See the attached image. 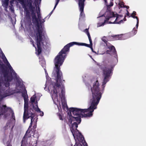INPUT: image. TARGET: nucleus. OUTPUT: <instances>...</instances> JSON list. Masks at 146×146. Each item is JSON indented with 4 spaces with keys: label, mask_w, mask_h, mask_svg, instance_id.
Instances as JSON below:
<instances>
[{
    "label": "nucleus",
    "mask_w": 146,
    "mask_h": 146,
    "mask_svg": "<svg viewBox=\"0 0 146 146\" xmlns=\"http://www.w3.org/2000/svg\"><path fill=\"white\" fill-rule=\"evenodd\" d=\"M11 108L7 107L6 105H0V115L5 114L7 112L11 110Z\"/></svg>",
    "instance_id": "obj_9"
},
{
    "label": "nucleus",
    "mask_w": 146,
    "mask_h": 146,
    "mask_svg": "<svg viewBox=\"0 0 146 146\" xmlns=\"http://www.w3.org/2000/svg\"><path fill=\"white\" fill-rule=\"evenodd\" d=\"M35 142H36L33 145H32V146H36L37 145V141L36 140Z\"/></svg>",
    "instance_id": "obj_39"
},
{
    "label": "nucleus",
    "mask_w": 146,
    "mask_h": 146,
    "mask_svg": "<svg viewBox=\"0 0 146 146\" xmlns=\"http://www.w3.org/2000/svg\"><path fill=\"white\" fill-rule=\"evenodd\" d=\"M39 21L36 22V29L34 31L35 33V38H43L45 37V31L44 29V28L42 27L41 24L42 23H40V24Z\"/></svg>",
    "instance_id": "obj_5"
},
{
    "label": "nucleus",
    "mask_w": 146,
    "mask_h": 146,
    "mask_svg": "<svg viewBox=\"0 0 146 146\" xmlns=\"http://www.w3.org/2000/svg\"><path fill=\"white\" fill-rule=\"evenodd\" d=\"M84 31L85 33H86V34H87L88 33H89V31H88V29H85Z\"/></svg>",
    "instance_id": "obj_37"
},
{
    "label": "nucleus",
    "mask_w": 146,
    "mask_h": 146,
    "mask_svg": "<svg viewBox=\"0 0 146 146\" xmlns=\"http://www.w3.org/2000/svg\"><path fill=\"white\" fill-rule=\"evenodd\" d=\"M103 15H102V16H101V17H103Z\"/></svg>",
    "instance_id": "obj_49"
},
{
    "label": "nucleus",
    "mask_w": 146,
    "mask_h": 146,
    "mask_svg": "<svg viewBox=\"0 0 146 146\" xmlns=\"http://www.w3.org/2000/svg\"><path fill=\"white\" fill-rule=\"evenodd\" d=\"M33 136L35 138H36L37 139H38L39 137V135L37 133H35L34 132L33 133Z\"/></svg>",
    "instance_id": "obj_25"
},
{
    "label": "nucleus",
    "mask_w": 146,
    "mask_h": 146,
    "mask_svg": "<svg viewBox=\"0 0 146 146\" xmlns=\"http://www.w3.org/2000/svg\"><path fill=\"white\" fill-rule=\"evenodd\" d=\"M31 132V130L28 129L26 132L24 136H25V137L28 139L29 137H31V135L30 133Z\"/></svg>",
    "instance_id": "obj_16"
},
{
    "label": "nucleus",
    "mask_w": 146,
    "mask_h": 146,
    "mask_svg": "<svg viewBox=\"0 0 146 146\" xmlns=\"http://www.w3.org/2000/svg\"><path fill=\"white\" fill-rule=\"evenodd\" d=\"M57 115L58 116V117L60 120H63V119H62V115L60 113H57Z\"/></svg>",
    "instance_id": "obj_30"
},
{
    "label": "nucleus",
    "mask_w": 146,
    "mask_h": 146,
    "mask_svg": "<svg viewBox=\"0 0 146 146\" xmlns=\"http://www.w3.org/2000/svg\"><path fill=\"white\" fill-rule=\"evenodd\" d=\"M80 7V17H84L85 16V14L84 13V7Z\"/></svg>",
    "instance_id": "obj_17"
},
{
    "label": "nucleus",
    "mask_w": 146,
    "mask_h": 146,
    "mask_svg": "<svg viewBox=\"0 0 146 146\" xmlns=\"http://www.w3.org/2000/svg\"><path fill=\"white\" fill-rule=\"evenodd\" d=\"M35 104H36V108H35L34 105H33V108L35 109V110L36 111L40 112V116H43L44 115V113L43 111H41L40 109L38 108L37 105V102H36L35 103Z\"/></svg>",
    "instance_id": "obj_13"
},
{
    "label": "nucleus",
    "mask_w": 146,
    "mask_h": 146,
    "mask_svg": "<svg viewBox=\"0 0 146 146\" xmlns=\"http://www.w3.org/2000/svg\"><path fill=\"white\" fill-rule=\"evenodd\" d=\"M137 31L135 28H133V30L132 31V32L133 35H135L137 33Z\"/></svg>",
    "instance_id": "obj_29"
},
{
    "label": "nucleus",
    "mask_w": 146,
    "mask_h": 146,
    "mask_svg": "<svg viewBox=\"0 0 146 146\" xmlns=\"http://www.w3.org/2000/svg\"><path fill=\"white\" fill-rule=\"evenodd\" d=\"M86 0H82L80 4H79V7H84V2Z\"/></svg>",
    "instance_id": "obj_21"
},
{
    "label": "nucleus",
    "mask_w": 146,
    "mask_h": 146,
    "mask_svg": "<svg viewBox=\"0 0 146 146\" xmlns=\"http://www.w3.org/2000/svg\"><path fill=\"white\" fill-rule=\"evenodd\" d=\"M12 139H9L8 141H7V142L6 143V145L7 146H12L11 145V141L12 140V139L13 138V135H11Z\"/></svg>",
    "instance_id": "obj_22"
},
{
    "label": "nucleus",
    "mask_w": 146,
    "mask_h": 146,
    "mask_svg": "<svg viewBox=\"0 0 146 146\" xmlns=\"http://www.w3.org/2000/svg\"><path fill=\"white\" fill-rule=\"evenodd\" d=\"M9 112L11 113V118H12L14 120H15V114L13 110L11 109V110H10Z\"/></svg>",
    "instance_id": "obj_19"
},
{
    "label": "nucleus",
    "mask_w": 146,
    "mask_h": 146,
    "mask_svg": "<svg viewBox=\"0 0 146 146\" xmlns=\"http://www.w3.org/2000/svg\"><path fill=\"white\" fill-rule=\"evenodd\" d=\"M10 135H9V137H10Z\"/></svg>",
    "instance_id": "obj_50"
},
{
    "label": "nucleus",
    "mask_w": 146,
    "mask_h": 146,
    "mask_svg": "<svg viewBox=\"0 0 146 146\" xmlns=\"http://www.w3.org/2000/svg\"><path fill=\"white\" fill-rule=\"evenodd\" d=\"M25 136H24L21 141V146H27L28 144L27 140L28 139L25 137Z\"/></svg>",
    "instance_id": "obj_14"
},
{
    "label": "nucleus",
    "mask_w": 146,
    "mask_h": 146,
    "mask_svg": "<svg viewBox=\"0 0 146 146\" xmlns=\"http://www.w3.org/2000/svg\"><path fill=\"white\" fill-rule=\"evenodd\" d=\"M34 17H32L33 19V22L35 23L36 22H37V21H38V19L37 18L36 16H34Z\"/></svg>",
    "instance_id": "obj_26"
},
{
    "label": "nucleus",
    "mask_w": 146,
    "mask_h": 146,
    "mask_svg": "<svg viewBox=\"0 0 146 146\" xmlns=\"http://www.w3.org/2000/svg\"><path fill=\"white\" fill-rule=\"evenodd\" d=\"M27 6H28L30 11L31 12L32 17H34V16H36L35 13V7L32 5V0H27Z\"/></svg>",
    "instance_id": "obj_10"
},
{
    "label": "nucleus",
    "mask_w": 146,
    "mask_h": 146,
    "mask_svg": "<svg viewBox=\"0 0 146 146\" xmlns=\"http://www.w3.org/2000/svg\"><path fill=\"white\" fill-rule=\"evenodd\" d=\"M53 10L49 13V15L50 16L52 14V12H53Z\"/></svg>",
    "instance_id": "obj_45"
},
{
    "label": "nucleus",
    "mask_w": 146,
    "mask_h": 146,
    "mask_svg": "<svg viewBox=\"0 0 146 146\" xmlns=\"http://www.w3.org/2000/svg\"><path fill=\"white\" fill-rule=\"evenodd\" d=\"M119 6L121 7H123L125 5L124 3L123 2H121L119 3Z\"/></svg>",
    "instance_id": "obj_33"
},
{
    "label": "nucleus",
    "mask_w": 146,
    "mask_h": 146,
    "mask_svg": "<svg viewBox=\"0 0 146 146\" xmlns=\"http://www.w3.org/2000/svg\"><path fill=\"white\" fill-rule=\"evenodd\" d=\"M24 112L23 115V121L24 123H25L26 120L30 118L32 115L34 113H33L31 111H33V110L30 108L28 109V100H24Z\"/></svg>",
    "instance_id": "obj_4"
},
{
    "label": "nucleus",
    "mask_w": 146,
    "mask_h": 146,
    "mask_svg": "<svg viewBox=\"0 0 146 146\" xmlns=\"http://www.w3.org/2000/svg\"><path fill=\"white\" fill-rule=\"evenodd\" d=\"M113 5V3L112 2H111L110 3V6H112Z\"/></svg>",
    "instance_id": "obj_43"
},
{
    "label": "nucleus",
    "mask_w": 146,
    "mask_h": 146,
    "mask_svg": "<svg viewBox=\"0 0 146 146\" xmlns=\"http://www.w3.org/2000/svg\"><path fill=\"white\" fill-rule=\"evenodd\" d=\"M106 17L104 16V18H105L104 22L102 23V24L100 26H104L105 24L106 23H109L108 21L109 20L111 19L110 20L111 21L114 20L115 18L116 17V16L112 12H111V11H107L106 13Z\"/></svg>",
    "instance_id": "obj_7"
},
{
    "label": "nucleus",
    "mask_w": 146,
    "mask_h": 146,
    "mask_svg": "<svg viewBox=\"0 0 146 146\" xmlns=\"http://www.w3.org/2000/svg\"><path fill=\"white\" fill-rule=\"evenodd\" d=\"M35 116V114L34 113L33 114H32L31 117H30L31 118V122L28 129H29L30 128H31L32 126L33 122V119Z\"/></svg>",
    "instance_id": "obj_18"
},
{
    "label": "nucleus",
    "mask_w": 146,
    "mask_h": 146,
    "mask_svg": "<svg viewBox=\"0 0 146 146\" xmlns=\"http://www.w3.org/2000/svg\"><path fill=\"white\" fill-rule=\"evenodd\" d=\"M36 39V42L37 47L38 54L39 55L41 53L42 49L41 47V44L44 46H45L47 44L46 42H44L43 40V38H35Z\"/></svg>",
    "instance_id": "obj_6"
},
{
    "label": "nucleus",
    "mask_w": 146,
    "mask_h": 146,
    "mask_svg": "<svg viewBox=\"0 0 146 146\" xmlns=\"http://www.w3.org/2000/svg\"><path fill=\"white\" fill-rule=\"evenodd\" d=\"M87 35L88 36V38L89 41H90V43L91 44V45H92V42L90 33H88L87 34Z\"/></svg>",
    "instance_id": "obj_24"
},
{
    "label": "nucleus",
    "mask_w": 146,
    "mask_h": 146,
    "mask_svg": "<svg viewBox=\"0 0 146 146\" xmlns=\"http://www.w3.org/2000/svg\"><path fill=\"white\" fill-rule=\"evenodd\" d=\"M81 1H82V0H78V4H80Z\"/></svg>",
    "instance_id": "obj_47"
},
{
    "label": "nucleus",
    "mask_w": 146,
    "mask_h": 146,
    "mask_svg": "<svg viewBox=\"0 0 146 146\" xmlns=\"http://www.w3.org/2000/svg\"><path fill=\"white\" fill-rule=\"evenodd\" d=\"M122 35H115L109 36L108 38L110 40H121L122 39Z\"/></svg>",
    "instance_id": "obj_12"
},
{
    "label": "nucleus",
    "mask_w": 146,
    "mask_h": 146,
    "mask_svg": "<svg viewBox=\"0 0 146 146\" xmlns=\"http://www.w3.org/2000/svg\"><path fill=\"white\" fill-rule=\"evenodd\" d=\"M125 17H126V16L125 15L124 18L123 19V20L124 21H126V19L125 18Z\"/></svg>",
    "instance_id": "obj_42"
},
{
    "label": "nucleus",
    "mask_w": 146,
    "mask_h": 146,
    "mask_svg": "<svg viewBox=\"0 0 146 146\" xmlns=\"http://www.w3.org/2000/svg\"><path fill=\"white\" fill-rule=\"evenodd\" d=\"M106 46L109 49L106 51V52L112 55H116V57L117 58L116 51L114 46L111 44H106Z\"/></svg>",
    "instance_id": "obj_8"
},
{
    "label": "nucleus",
    "mask_w": 146,
    "mask_h": 146,
    "mask_svg": "<svg viewBox=\"0 0 146 146\" xmlns=\"http://www.w3.org/2000/svg\"><path fill=\"white\" fill-rule=\"evenodd\" d=\"M74 45L78 46H85L91 48L92 51L94 52L92 48L93 43L92 45L83 43H80L73 42H70L66 45L59 52L58 54L54 60L55 66L52 72V74L56 78V82L53 84V93L55 94L56 96H57L58 94L60 92L59 89L61 90V94L59 95L60 97L61 100L65 99V90L64 86L62 83V80L65 82V80H63V75L62 72L60 70V66H61L64 61L65 58L66 56L67 52H69L70 47Z\"/></svg>",
    "instance_id": "obj_2"
},
{
    "label": "nucleus",
    "mask_w": 146,
    "mask_h": 146,
    "mask_svg": "<svg viewBox=\"0 0 146 146\" xmlns=\"http://www.w3.org/2000/svg\"><path fill=\"white\" fill-rule=\"evenodd\" d=\"M30 42H31L32 44H33L34 43V41L32 40V39H31V40H30Z\"/></svg>",
    "instance_id": "obj_41"
},
{
    "label": "nucleus",
    "mask_w": 146,
    "mask_h": 146,
    "mask_svg": "<svg viewBox=\"0 0 146 146\" xmlns=\"http://www.w3.org/2000/svg\"><path fill=\"white\" fill-rule=\"evenodd\" d=\"M36 99V97H31V98L30 101L31 103L33 104L35 102Z\"/></svg>",
    "instance_id": "obj_28"
},
{
    "label": "nucleus",
    "mask_w": 146,
    "mask_h": 146,
    "mask_svg": "<svg viewBox=\"0 0 146 146\" xmlns=\"http://www.w3.org/2000/svg\"><path fill=\"white\" fill-rule=\"evenodd\" d=\"M60 0H56V4H55V5L54 6V9H53V10L56 7V6L58 4L59 1H60Z\"/></svg>",
    "instance_id": "obj_34"
},
{
    "label": "nucleus",
    "mask_w": 146,
    "mask_h": 146,
    "mask_svg": "<svg viewBox=\"0 0 146 146\" xmlns=\"http://www.w3.org/2000/svg\"><path fill=\"white\" fill-rule=\"evenodd\" d=\"M102 40L106 44H107L108 41L107 40L106 37L105 36H104L102 39Z\"/></svg>",
    "instance_id": "obj_27"
},
{
    "label": "nucleus",
    "mask_w": 146,
    "mask_h": 146,
    "mask_svg": "<svg viewBox=\"0 0 146 146\" xmlns=\"http://www.w3.org/2000/svg\"><path fill=\"white\" fill-rule=\"evenodd\" d=\"M136 15V13L135 11H133V13L131 15V17L133 18H135L137 19H138L137 17L135 16V15Z\"/></svg>",
    "instance_id": "obj_20"
},
{
    "label": "nucleus",
    "mask_w": 146,
    "mask_h": 146,
    "mask_svg": "<svg viewBox=\"0 0 146 146\" xmlns=\"http://www.w3.org/2000/svg\"><path fill=\"white\" fill-rule=\"evenodd\" d=\"M45 21L44 20H43V21L42 23V22H44Z\"/></svg>",
    "instance_id": "obj_48"
},
{
    "label": "nucleus",
    "mask_w": 146,
    "mask_h": 146,
    "mask_svg": "<svg viewBox=\"0 0 146 146\" xmlns=\"http://www.w3.org/2000/svg\"><path fill=\"white\" fill-rule=\"evenodd\" d=\"M126 11L127 12V13L126 14V15L127 16H128L129 17H130L131 15L130 16L129 13L127 10H126Z\"/></svg>",
    "instance_id": "obj_36"
},
{
    "label": "nucleus",
    "mask_w": 146,
    "mask_h": 146,
    "mask_svg": "<svg viewBox=\"0 0 146 146\" xmlns=\"http://www.w3.org/2000/svg\"><path fill=\"white\" fill-rule=\"evenodd\" d=\"M37 14H38V15H37L38 18H37L38 19V20L39 21H41V16H40V13H39L38 12H37Z\"/></svg>",
    "instance_id": "obj_32"
},
{
    "label": "nucleus",
    "mask_w": 146,
    "mask_h": 146,
    "mask_svg": "<svg viewBox=\"0 0 146 146\" xmlns=\"http://www.w3.org/2000/svg\"><path fill=\"white\" fill-rule=\"evenodd\" d=\"M8 0H5V3L6 5H8Z\"/></svg>",
    "instance_id": "obj_38"
},
{
    "label": "nucleus",
    "mask_w": 146,
    "mask_h": 146,
    "mask_svg": "<svg viewBox=\"0 0 146 146\" xmlns=\"http://www.w3.org/2000/svg\"><path fill=\"white\" fill-rule=\"evenodd\" d=\"M96 64L102 71L104 79L102 88L101 89L99 88L98 80L94 84L93 87L91 88L92 98L90 100V105L88 108L81 109L71 108H70L69 111L75 116H72L71 115L68 120L70 124L72 123L70 130L73 135H82L77 129L78 125L81 122V117H90L92 116L93 112L96 109L97 105L101 98L105 85L109 81L113 74L116 63L113 60L108 59L104 60L101 63H97Z\"/></svg>",
    "instance_id": "obj_1"
},
{
    "label": "nucleus",
    "mask_w": 146,
    "mask_h": 146,
    "mask_svg": "<svg viewBox=\"0 0 146 146\" xmlns=\"http://www.w3.org/2000/svg\"><path fill=\"white\" fill-rule=\"evenodd\" d=\"M123 16L121 15H119L118 14L117 15V16H116V18L115 20V21L112 22L111 21L108 22L110 24H119L121 23H123V19L119 21V22H117L118 21H119L120 20L121 18Z\"/></svg>",
    "instance_id": "obj_11"
},
{
    "label": "nucleus",
    "mask_w": 146,
    "mask_h": 146,
    "mask_svg": "<svg viewBox=\"0 0 146 146\" xmlns=\"http://www.w3.org/2000/svg\"><path fill=\"white\" fill-rule=\"evenodd\" d=\"M36 125H34L33 126V128H36Z\"/></svg>",
    "instance_id": "obj_46"
},
{
    "label": "nucleus",
    "mask_w": 146,
    "mask_h": 146,
    "mask_svg": "<svg viewBox=\"0 0 146 146\" xmlns=\"http://www.w3.org/2000/svg\"><path fill=\"white\" fill-rule=\"evenodd\" d=\"M4 55L9 69H7V67L0 60V69H1L3 76V77H0V92H3V96L6 97L12 94L10 91V82L13 79L12 74L13 73H15V72Z\"/></svg>",
    "instance_id": "obj_3"
},
{
    "label": "nucleus",
    "mask_w": 146,
    "mask_h": 146,
    "mask_svg": "<svg viewBox=\"0 0 146 146\" xmlns=\"http://www.w3.org/2000/svg\"><path fill=\"white\" fill-rule=\"evenodd\" d=\"M40 63L41 64L42 66L43 67H45L46 63L43 60H41L40 61Z\"/></svg>",
    "instance_id": "obj_23"
},
{
    "label": "nucleus",
    "mask_w": 146,
    "mask_h": 146,
    "mask_svg": "<svg viewBox=\"0 0 146 146\" xmlns=\"http://www.w3.org/2000/svg\"><path fill=\"white\" fill-rule=\"evenodd\" d=\"M137 23L136 25V29H137V28H138V25H139V19H137Z\"/></svg>",
    "instance_id": "obj_35"
},
{
    "label": "nucleus",
    "mask_w": 146,
    "mask_h": 146,
    "mask_svg": "<svg viewBox=\"0 0 146 146\" xmlns=\"http://www.w3.org/2000/svg\"><path fill=\"white\" fill-rule=\"evenodd\" d=\"M10 125L9 123H7L6 125L4 126L3 127V129L5 130H6L7 129V127Z\"/></svg>",
    "instance_id": "obj_31"
},
{
    "label": "nucleus",
    "mask_w": 146,
    "mask_h": 146,
    "mask_svg": "<svg viewBox=\"0 0 146 146\" xmlns=\"http://www.w3.org/2000/svg\"><path fill=\"white\" fill-rule=\"evenodd\" d=\"M34 47H35L36 49V47H35L34 43L32 44Z\"/></svg>",
    "instance_id": "obj_44"
},
{
    "label": "nucleus",
    "mask_w": 146,
    "mask_h": 146,
    "mask_svg": "<svg viewBox=\"0 0 146 146\" xmlns=\"http://www.w3.org/2000/svg\"><path fill=\"white\" fill-rule=\"evenodd\" d=\"M22 96L24 100H28V97L27 93V91L25 89L22 92Z\"/></svg>",
    "instance_id": "obj_15"
},
{
    "label": "nucleus",
    "mask_w": 146,
    "mask_h": 146,
    "mask_svg": "<svg viewBox=\"0 0 146 146\" xmlns=\"http://www.w3.org/2000/svg\"><path fill=\"white\" fill-rule=\"evenodd\" d=\"M123 7H125L128 9L129 8V7L128 6L125 5Z\"/></svg>",
    "instance_id": "obj_40"
}]
</instances>
